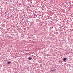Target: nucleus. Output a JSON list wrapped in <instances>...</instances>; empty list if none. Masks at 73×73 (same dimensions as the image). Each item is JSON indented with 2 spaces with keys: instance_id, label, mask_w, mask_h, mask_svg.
<instances>
[{
  "instance_id": "nucleus-1",
  "label": "nucleus",
  "mask_w": 73,
  "mask_h": 73,
  "mask_svg": "<svg viewBox=\"0 0 73 73\" xmlns=\"http://www.w3.org/2000/svg\"><path fill=\"white\" fill-rule=\"evenodd\" d=\"M28 59H29V60H32V58H31V57H29L28 58Z\"/></svg>"
},
{
  "instance_id": "nucleus-5",
  "label": "nucleus",
  "mask_w": 73,
  "mask_h": 73,
  "mask_svg": "<svg viewBox=\"0 0 73 73\" xmlns=\"http://www.w3.org/2000/svg\"><path fill=\"white\" fill-rule=\"evenodd\" d=\"M24 29H25V30H26V29H25V28H24Z\"/></svg>"
},
{
  "instance_id": "nucleus-2",
  "label": "nucleus",
  "mask_w": 73,
  "mask_h": 73,
  "mask_svg": "<svg viewBox=\"0 0 73 73\" xmlns=\"http://www.w3.org/2000/svg\"><path fill=\"white\" fill-rule=\"evenodd\" d=\"M66 58H64L63 59V61H66Z\"/></svg>"
},
{
  "instance_id": "nucleus-3",
  "label": "nucleus",
  "mask_w": 73,
  "mask_h": 73,
  "mask_svg": "<svg viewBox=\"0 0 73 73\" xmlns=\"http://www.w3.org/2000/svg\"><path fill=\"white\" fill-rule=\"evenodd\" d=\"M11 61H9V62H8V64H10V63H11Z\"/></svg>"
},
{
  "instance_id": "nucleus-4",
  "label": "nucleus",
  "mask_w": 73,
  "mask_h": 73,
  "mask_svg": "<svg viewBox=\"0 0 73 73\" xmlns=\"http://www.w3.org/2000/svg\"><path fill=\"white\" fill-rule=\"evenodd\" d=\"M51 71H52V72H54V70H52Z\"/></svg>"
}]
</instances>
